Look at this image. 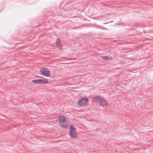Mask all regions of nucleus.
Listing matches in <instances>:
<instances>
[{"label":"nucleus","instance_id":"f257e3e1","mask_svg":"<svg viewBox=\"0 0 153 153\" xmlns=\"http://www.w3.org/2000/svg\"><path fill=\"white\" fill-rule=\"evenodd\" d=\"M93 100L95 102L99 103L100 106H107L108 105V102L103 97L99 96H97L93 98Z\"/></svg>","mask_w":153,"mask_h":153},{"label":"nucleus","instance_id":"f03ea898","mask_svg":"<svg viewBox=\"0 0 153 153\" xmlns=\"http://www.w3.org/2000/svg\"><path fill=\"white\" fill-rule=\"evenodd\" d=\"M59 121L60 126L64 128L68 127V122L65 117L63 115H61L59 117Z\"/></svg>","mask_w":153,"mask_h":153},{"label":"nucleus","instance_id":"7ed1b4c3","mask_svg":"<svg viewBox=\"0 0 153 153\" xmlns=\"http://www.w3.org/2000/svg\"><path fill=\"white\" fill-rule=\"evenodd\" d=\"M89 100L86 97H83L79 100L78 102V105L80 107L86 106L88 105Z\"/></svg>","mask_w":153,"mask_h":153},{"label":"nucleus","instance_id":"20e7f679","mask_svg":"<svg viewBox=\"0 0 153 153\" xmlns=\"http://www.w3.org/2000/svg\"><path fill=\"white\" fill-rule=\"evenodd\" d=\"M69 135L72 138H75L76 137V131L74 127L71 125L70 126Z\"/></svg>","mask_w":153,"mask_h":153},{"label":"nucleus","instance_id":"39448f33","mask_svg":"<svg viewBox=\"0 0 153 153\" xmlns=\"http://www.w3.org/2000/svg\"><path fill=\"white\" fill-rule=\"evenodd\" d=\"M41 74L47 77H49L51 75V72L49 69L45 68H43L40 71Z\"/></svg>","mask_w":153,"mask_h":153},{"label":"nucleus","instance_id":"423d86ee","mask_svg":"<svg viewBox=\"0 0 153 153\" xmlns=\"http://www.w3.org/2000/svg\"><path fill=\"white\" fill-rule=\"evenodd\" d=\"M39 84H46L48 83V79L43 78L42 79H39Z\"/></svg>","mask_w":153,"mask_h":153},{"label":"nucleus","instance_id":"0eeeda50","mask_svg":"<svg viewBox=\"0 0 153 153\" xmlns=\"http://www.w3.org/2000/svg\"><path fill=\"white\" fill-rule=\"evenodd\" d=\"M56 44L59 47H62V45L60 40L58 39H57L56 40Z\"/></svg>","mask_w":153,"mask_h":153},{"label":"nucleus","instance_id":"6e6552de","mask_svg":"<svg viewBox=\"0 0 153 153\" xmlns=\"http://www.w3.org/2000/svg\"><path fill=\"white\" fill-rule=\"evenodd\" d=\"M31 82L34 84H39V79H36L31 81Z\"/></svg>","mask_w":153,"mask_h":153},{"label":"nucleus","instance_id":"1a4fd4ad","mask_svg":"<svg viewBox=\"0 0 153 153\" xmlns=\"http://www.w3.org/2000/svg\"><path fill=\"white\" fill-rule=\"evenodd\" d=\"M102 58L103 59L106 60H111L112 59V58L111 57L105 56H103Z\"/></svg>","mask_w":153,"mask_h":153}]
</instances>
